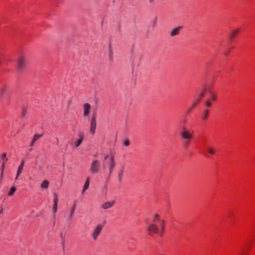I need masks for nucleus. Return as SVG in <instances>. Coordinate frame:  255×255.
I'll return each instance as SVG.
<instances>
[{
  "mask_svg": "<svg viewBox=\"0 0 255 255\" xmlns=\"http://www.w3.org/2000/svg\"><path fill=\"white\" fill-rule=\"evenodd\" d=\"M96 128V114H93L90 120V132L92 134H94L95 132Z\"/></svg>",
  "mask_w": 255,
  "mask_h": 255,
  "instance_id": "423d86ee",
  "label": "nucleus"
},
{
  "mask_svg": "<svg viewBox=\"0 0 255 255\" xmlns=\"http://www.w3.org/2000/svg\"><path fill=\"white\" fill-rule=\"evenodd\" d=\"M1 158L3 160V162H4V163L7 161V158H6V153H3L1 156Z\"/></svg>",
  "mask_w": 255,
  "mask_h": 255,
  "instance_id": "bb28decb",
  "label": "nucleus"
},
{
  "mask_svg": "<svg viewBox=\"0 0 255 255\" xmlns=\"http://www.w3.org/2000/svg\"><path fill=\"white\" fill-rule=\"evenodd\" d=\"M240 29L239 28H236L232 30L229 34V38L231 40L233 39L236 34L240 31Z\"/></svg>",
  "mask_w": 255,
  "mask_h": 255,
  "instance_id": "f8f14e48",
  "label": "nucleus"
},
{
  "mask_svg": "<svg viewBox=\"0 0 255 255\" xmlns=\"http://www.w3.org/2000/svg\"><path fill=\"white\" fill-rule=\"evenodd\" d=\"M103 229L101 225H98L91 233V237L94 240H96L100 234Z\"/></svg>",
  "mask_w": 255,
  "mask_h": 255,
  "instance_id": "39448f33",
  "label": "nucleus"
},
{
  "mask_svg": "<svg viewBox=\"0 0 255 255\" xmlns=\"http://www.w3.org/2000/svg\"><path fill=\"white\" fill-rule=\"evenodd\" d=\"M15 190H16V188L15 187H14V186L11 187L8 193V195L11 196L12 195H13V194L15 191Z\"/></svg>",
  "mask_w": 255,
  "mask_h": 255,
  "instance_id": "6ab92c4d",
  "label": "nucleus"
},
{
  "mask_svg": "<svg viewBox=\"0 0 255 255\" xmlns=\"http://www.w3.org/2000/svg\"><path fill=\"white\" fill-rule=\"evenodd\" d=\"M158 222L159 223L160 230L156 224L150 223L147 225L146 229V231L152 232L159 236H162L164 230L165 222L163 220H158Z\"/></svg>",
  "mask_w": 255,
  "mask_h": 255,
  "instance_id": "f257e3e1",
  "label": "nucleus"
},
{
  "mask_svg": "<svg viewBox=\"0 0 255 255\" xmlns=\"http://www.w3.org/2000/svg\"><path fill=\"white\" fill-rule=\"evenodd\" d=\"M205 105L207 107H209L211 105V103L208 101H206L205 102Z\"/></svg>",
  "mask_w": 255,
  "mask_h": 255,
  "instance_id": "473e14b6",
  "label": "nucleus"
},
{
  "mask_svg": "<svg viewBox=\"0 0 255 255\" xmlns=\"http://www.w3.org/2000/svg\"><path fill=\"white\" fill-rule=\"evenodd\" d=\"M86 190L87 189H84V188H83V189H82V190L81 191V193L83 194Z\"/></svg>",
  "mask_w": 255,
  "mask_h": 255,
  "instance_id": "58836bf2",
  "label": "nucleus"
},
{
  "mask_svg": "<svg viewBox=\"0 0 255 255\" xmlns=\"http://www.w3.org/2000/svg\"><path fill=\"white\" fill-rule=\"evenodd\" d=\"M78 136L79 138L74 143V146L75 147H78L81 144L84 137V135L82 132L79 133L78 134Z\"/></svg>",
  "mask_w": 255,
  "mask_h": 255,
  "instance_id": "9d476101",
  "label": "nucleus"
},
{
  "mask_svg": "<svg viewBox=\"0 0 255 255\" xmlns=\"http://www.w3.org/2000/svg\"><path fill=\"white\" fill-rule=\"evenodd\" d=\"M181 27H182L181 26H178L172 29L170 32V36H174L178 35L179 33V31L181 29Z\"/></svg>",
  "mask_w": 255,
  "mask_h": 255,
  "instance_id": "9b49d317",
  "label": "nucleus"
},
{
  "mask_svg": "<svg viewBox=\"0 0 255 255\" xmlns=\"http://www.w3.org/2000/svg\"><path fill=\"white\" fill-rule=\"evenodd\" d=\"M20 174H17V173H16V176H15V180H16L17 179V178H18V177L19 176Z\"/></svg>",
  "mask_w": 255,
  "mask_h": 255,
  "instance_id": "e433bc0d",
  "label": "nucleus"
},
{
  "mask_svg": "<svg viewBox=\"0 0 255 255\" xmlns=\"http://www.w3.org/2000/svg\"><path fill=\"white\" fill-rule=\"evenodd\" d=\"M41 136V134H35L31 142H30V146H32L33 145L34 142H35V141L37 139H38L39 137H40Z\"/></svg>",
  "mask_w": 255,
  "mask_h": 255,
  "instance_id": "4468645a",
  "label": "nucleus"
},
{
  "mask_svg": "<svg viewBox=\"0 0 255 255\" xmlns=\"http://www.w3.org/2000/svg\"><path fill=\"white\" fill-rule=\"evenodd\" d=\"M124 144L125 146H128L129 144V141L128 139H126L124 141Z\"/></svg>",
  "mask_w": 255,
  "mask_h": 255,
  "instance_id": "7c9ffc66",
  "label": "nucleus"
},
{
  "mask_svg": "<svg viewBox=\"0 0 255 255\" xmlns=\"http://www.w3.org/2000/svg\"><path fill=\"white\" fill-rule=\"evenodd\" d=\"M54 196V199H53V202L54 204H58V198L57 193H54L53 194Z\"/></svg>",
  "mask_w": 255,
  "mask_h": 255,
  "instance_id": "412c9836",
  "label": "nucleus"
},
{
  "mask_svg": "<svg viewBox=\"0 0 255 255\" xmlns=\"http://www.w3.org/2000/svg\"><path fill=\"white\" fill-rule=\"evenodd\" d=\"M115 165V163L114 161V157L113 155L110 156V159L109 162V174L111 175L112 173L113 168H114Z\"/></svg>",
  "mask_w": 255,
  "mask_h": 255,
  "instance_id": "6e6552de",
  "label": "nucleus"
},
{
  "mask_svg": "<svg viewBox=\"0 0 255 255\" xmlns=\"http://www.w3.org/2000/svg\"><path fill=\"white\" fill-rule=\"evenodd\" d=\"M208 110H206V109H205L203 111V115L202 116V119L204 120H206L207 116H208Z\"/></svg>",
  "mask_w": 255,
  "mask_h": 255,
  "instance_id": "f3484780",
  "label": "nucleus"
},
{
  "mask_svg": "<svg viewBox=\"0 0 255 255\" xmlns=\"http://www.w3.org/2000/svg\"><path fill=\"white\" fill-rule=\"evenodd\" d=\"M3 213V209L1 208L0 210V214H2Z\"/></svg>",
  "mask_w": 255,
  "mask_h": 255,
  "instance_id": "ea45409f",
  "label": "nucleus"
},
{
  "mask_svg": "<svg viewBox=\"0 0 255 255\" xmlns=\"http://www.w3.org/2000/svg\"><path fill=\"white\" fill-rule=\"evenodd\" d=\"M6 89V86H4L0 90V97H1Z\"/></svg>",
  "mask_w": 255,
  "mask_h": 255,
  "instance_id": "393cba45",
  "label": "nucleus"
},
{
  "mask_svg": "<svg viewBox=\"0 0 255 255\" xmlns=\"http://www.w3.org/2000/svg\"><path fill=\"white\" fill-rule=\"evenodd\" d=\"M207 150L209 153L212 154H214V150L213 148H212L211 147H207Z\"/></svg>",
  "mask_w": 255,
  "mask_h": 255,
  "instance_id": "cd10ccee",
  "label": "nucleus"
},
{
  "mask_svg": "<svg viewBox=\"0 0 255 255\" xmlns=\"http://www.w3.org/2000/svg\"><path fill=\"white\" fill-rule=\"evenodd\" d=\"M152 0H149V1L150 3H151L152 2Z\"/></svg>",
  "mask_w": 255,
  "mask_h": 255,
  "instance_id": "79ce46f5",
  "label": "nucleus"
},
{
  "mask_svg": "<svg viewBox=\"0 0 255 255\" xmlns=\"http://www.w3.org/2000/svg\"><path fill=\"white\" fill-rule=\"evenodd\" d=\"M211 100H213V101L215 100V99H216L215 96L214 95L212 94V95H211Z\"/></svg>",
  "mask_w": 255,
  "mask_h": 255,
  "instance_id": "72a5a7b5",
  "label": "nucleus"
},
{
  "mask_svg": "<svg viewBox=\"0 0 255 255\" xmlns=\"http://www.w3.org/2000/svg\"><path fill=\"white\" fill-rule=\"evenodd\" d=\"M228 52H229V51H226V52H225V55H228Z\"/></svg>",
  "mask_w": 255,
  "mask_h": 255,
  "instance_id": "a19ab883",
  "label": "nucleus"
},
{
  "mask_svg": "<svg viewBox=\"0 0 255 255\" xmlns=\"http://www.w3.org/2000/svg\"><path fill=\"white\" fill-rule=\"evenodd\" d=\"M57 210V204H54L52 208V211L54 214H55Z\"/></svg>",
  "mask_w": 255,
  "mask_h": 255,
  "instance_id": "c756f323",
  "label": "nucleus"
},
{
  "mask_svg": "<svg viewBox=\"0 0 255 255\" xmlns=\"http://www.w3.org/2000/svg\"><path fill=\"white\" fill-rule=\"evenodd\" d=\"M115 204V201H107L102 204L101 207L103 209L106 210L111 208Z\"/></svg>",
  "mask_w": 255,
  "mask_h": 255,
  "instance_id": "1a4fd4ad",
  "label": "nucleus"
},
{
  "mask_svg": "<svg viewBox=\"0 0 255 255\" xmlns=\"http://www.w3.org/2000/svg\"><path fill=\"white\" fill-rule=\"evenodd\" d=\"M24 160H22L21 161V163L19 166L18 167V168L16 171V173H17V174H21L22 173V171L23 169L24 166Z\"/></svg>",
  "mask_w": 255,
  "mask_h": 255,
  "instance_id": "ddd939ff",
  "label": "nucleus"
},
{
  "mask_svg": "<svg viewBox=\"0 0 255 255\" xmlns=\"http://www.w3.org/2000/svg\"><path fill=\"white\" fill-rule=\"evenodd\" d=\"M108 156H109V155L108 154H105L104 155V159L106 160L108 158Z\"/></svg>",
  "mask_w": 255,
  "mask_h": 255,
  "instance_id": "4c0bfd02",
  "label": "nucleus"
},
{
  "mask_svg": "<svg viewBox=\"0 0 255 255\" xmlns=\"http://www.w3.org/2000/svg\"><path fill=\"white\" fill-rule=\"evenodd\" d=\"M123 171L122 170H121V171H120L119 172L118 175V180L119 181H121L122 180V179L123 177Z\"/></svg>",
  "mask_w": 255,
  "mask_h": 255,
  "instance_id": "5701e85b",
  "label": "nucleus"
},
{
  "mask_svg": "<svg viewBox=\"0 0 255 255\" xmlns=\"http://www.w3.org/2000/svg\"><path fill=\"white\" fill-rule=\"evenodd\" d=\"M89 184H90V180H89V178L88 177L85 181L84 185V186H83L84 189H87L89 188Z\"/></svg>",
  "mask_w": 255,
  "mask_h": 255,
  "instance_id": "a211bd4d",
  "label": "nucleus"
},
{
  "mask_svg": "<svg viewBox=\"0 0 255 255\" xmlns=\"http://www.w3.org/2000/svg\"><path fill=\"white\" fill-rule=\"evenodd\" d=\"M27 113V109L25 107H23L21 111V117H24Z\"/></svg>",
  "mask_w": 255,
  "mask_h": 255,
  "instance_id": "a878e982",
  "label": "nucleus"
},
{
  "mask_svg": "<svg viewBox=\"0 0 255 255\" xmlns=\"http://www.w3.org/2000/svg\"><path fill=\"white\" fill-rule=\"evenodd\" d=\"M76 207V203L74 202L73 206H72V207L71 208V211H70V213L69 216V219L70 220L73 217Z\"/></svg>",
  "mask_w": 255,
  "mask_h": 255,
  "instance_id": "2eb2a0df",
  "label": "nucleus"
},
{
  "mask_svg": "<svg viewBox=\"0 0 255 255\" xmlns=\"http://www.w3.org/2000/svg\"><path fill=\"white\" fill-rule=\"evenodd\" d=\"M48 185L49 181L47 180H43L40 184L41 187L43 189H46L48 187Z\"/></svg>",
  "mask_w": 255,
  "mask_h": 255,
  "instance_id": "dca6fc26",
  "label": "nucleus"
},
{
  "mask_svg": "<svg viewBox=\"0 0 255 255\" xmlns=\"http://www.w3.org/2000/svg\"><path fill=\"white\" fill-rule=\"evenodd\" d=\"M190 139H184V141L183 142V146L185 147H187L189 144V142Z\"/></svg>",
  "mask_w": 255,
  "mask_h": 255,
  "instance_id": "c85d7f7f",
  "label": "nucleus"
},
{
  "mask_svg": "<svg viewBox=\"0 0 255 255\" xmlns=\"http://www.w3.org/2000/svg\"><path fill=\"white\" fill-rule=\"evenodd\" d=\"M159 215L157 214H154L153 215V219H152V223H153L155 221H157L158 222Z\"/></svg>",
  "mask_w": 255,
  "mask_h": 255,
  "instance_id": "4be33fe9",
  "label": "nucleus"
},
{
  "mask_svg": "<svg viewBox=\"0 0 255 255\" xmlns=\"http://www.w3.org/2000/svg\"><path fill=\"white\" fill-rule=\"evenodd\" d=\"M26 58L23 55H20L16 59V69L18 71H22L26 65Z\"/></svg>",
  "mask_w": 255,
  "mask_h": 255,
  "instance_id": "f03ea898",
  "label": "nucleus"
},
{
  "mask_svg": "<svg viewBox=\"0 0 255 255\" xmlns=\"http://www.w3.org/2000/svg\"><path fill=\"white\" fill-rule=\"evenodd\" d=\"M4 165H5L4 162H2L1 167V173H0V180H1L3 177Z\"/></svg>",
  "mask_w": 255,
  "mask_h": 255,
  "instance_id": "aec40b11",
  "label": "nucleus"
},
{
  "mask_svg": "<svg viewBox=\"0 0 255 255\" xmlns=\"http://www.w3.org/2000/svg\"><path fill=\"white\" fill-rule=\"evenodd\" d=\"M91 107L89 103H85L83 106V116L87 117L89 116Z\"/></svg>",
  "mask_w": 255,
  "mask_h": 255,
  "instance_id": "0eeeda50",
  "label": "nucleus"
},
{
  "mask_svg": "<svg viewBox=\"0 0 255 255\" xmlns=\"http://www.w3.org/2000/svg\"><path fill=\"white\" fill-rule=\"evenodd\" d=\"M56 144L57 146L59 145V139L58 138L56 137Z\"/></svg>",
  "mask_w": 255,
  "mask_h": 255,
  "instance_id": "c9c22d12",
  "label": "nucleus"
},
{
  "mask_svg": "<svg viewBox=\"0 0 255 255\" xmlns=\"http://www.w3.org/2000/svg\"><path fill=\"white\" fill-rule=\"evenodd\" d=\"M199 102V98H196L195 100V101L191 105V107L188 110V112L190 111V110L193 108L197 103H198Z\"/></svg>",
  "mask_w": 255,
  "mask_h": 255,
  "instance_id": "b1692460",
  "label": "nucleus"
},
{
  "mask_svg": "<svg viewBox=\"0 0 255 255\" xmlns=\"http://www.w3.org/2000/svg\"><path fill=\"white\" fill-rule=\"evenodd\" d=\"M100 169V163L98 160L92 161L90 166V172L92 174L97 173Z\"/></svg>",
  "mask_w": 255,
  "mask_h": 255,
  "instance_id": "20e7f679",
  "label": "nucleus"
},
{
  "mask_svg": "<svg viewBox=\"0 0 255 255\" xmlns=\"http://www.w3.org/2000/svg\"><path fill=\"white\" fill-rule=\"evenodd\" d=\"M203 95H204V91L200 92V93L199 94V95L198 96V97H197V98H199V100H200L203 96Z\"/></svg>",
  "mask_w": 255,
  "mask_h": 255,
  "instance_id": "2f4dec72",
  "label": "nucleus"
},
{
  "mask_svg": "<svg viewBox=\"0 0 255 255\" xmlns=\"http://www.w3.org/2000/svg\"><path fill=\"white\" fill-rule=\"evenodd\" d=\"M181 138L183 139H191L192 138V131L187 130L185 127H183L179 132Z\"/></svg>",
  "mask_w": 255,
  "mask_h": 255,
  "instance_id": "7ed1b4c3",
  "label": "nucleus"
},
{
  "mask_svg": "<svg viewBox=\"0 0 255 255\" xmlns=\"http://www.w3.org/2000/svg\"><path fill=\"white\" fill-rule=\"evenodd\" d=\"M109 54H110V56L112 55V50L111 46L110 47V49H109Z\"/></svg>",
  "mask_w": 255,
  "mask_h": 255,
  "instance_id": "f704fd0d",
  "label": "nucleus"
}]
</instances>
